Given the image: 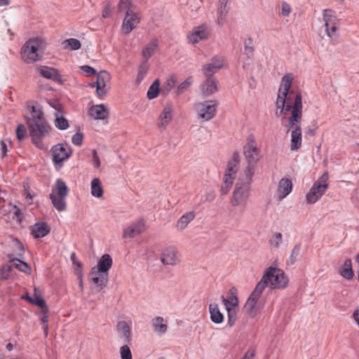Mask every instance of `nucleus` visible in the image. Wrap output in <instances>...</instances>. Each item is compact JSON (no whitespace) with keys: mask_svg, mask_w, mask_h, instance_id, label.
I'll list each match as a JSON object with an SVG mask.
<instances>
[{"mask_svg":"<svg viewBox=\"0 0 359 359\" xmlns=\"http://www.w3.org/2000/svg\"><path fill=\"white\" fill-rule=\"evenodd\" d=\"M217 107V101L212 100L196 104L195 108L197 111L198 118L204 121L212 119L216 115Z\"/></svg>","mask_w":359,"mask_h":359,"instance_id":"nucleus-12","label":"nucleus"},{"mask_svg":"<svg viewBox=\"0 0 359 359\" xmlns=\"http://www.w3.org/2000/svg\"><path fill=\"white\" fill-rule=\"evenodd\" d=\"M283 241V236L280 232L275 233L269 239L270 246L274 249H278Z\"/></svg>","mask_w":359,"mask_h":359,"instance_id":"nucleus-42","label":"nucleus"},{"mask_svg":"<svg viewBox=\"0 0 359 359\" xmlns=\"http://www.w3.org/2000/svg\"><path fill=\"white\" fill-rule=\"evenodd\" d=\"M206 79L201 85L203 96H210L218 90L217 81L214 76L205 75Z\"/></svg>","mask_w":359,"mask_h":359,"instance_id":"nucleus-21","label":"nucleus"},{"mask_svg":"<svg viewBox=\"0 0 359 359\" xmlns=\"http://www.w3.org/2000/svg\"><path fill=\"white\" fill-rule=\"evenodd\" d=\"M329 174L325 172L312 185L306 196L307 203L313 204L316 203L325 193L328 189Z\"/></svg>","mask_w":359,"mask_h":359,"instance_id":"nucleus-10","label":"nucleus"},{"mask_svg":"<svg viewBox=\"0 0 359 359\" xmlns=\"http://www.w3.org/2000/svg\"><path fill=\"white\" fill-rule=\"evenodd\" d=\"M10 261L13 262V264L20 271L28 273L30 272V267L26 263L18 259H11V257L9 256Z\"/></svg>","mask_w":359,"mask_h":359,"instance_id":"nucleus-40","label":"nucleus"},{"mask_svg":"<svg viewBox=\"0 0 359 359\" xmlns=\"http://www.w3.org/2000/svg\"><path fill=\"white\" fill-rule=\"evenodd\" d=\"M112 264L111 257L108 254H104L101 257L95 266L102 272L109 273L108 271L111 269Z\"/></svg>","mask_w":359,"mask_h":359,"instance_id":"nucleus-33","label":"nucleus"},{"mask_svg":"<svg viewBox=\"0 0 359 359\" xmlns=\"http://www.w3.org/2000/svg\"><path fill=\"white\" fill-rule=\"evenodd\" d=\"M71 259L73 262L74 264H76L77 266L79 267H81V264L80 262H76V254L74 252H73L72 255H71Z\"/></svg>","mask_w":359,"mask_h":359,"instance_id":"nucleus-64","label":"nucleus"},{"mask_svg":"<svg viewBox=\"0 0 359 359\" xmlns=\"http://www.w3.org/2000/svg\"><path fill=\"white\" fill-rule=\"evenodd\" d=\"M224 62L225 59L223 56H214L210 62L203 66V72L205 75L213 76L217 71L224 67Z\"/></svg>","mask_w":359,"mask_h":359,"instance_id":"nucleus-17","label":"nucleus"},{"mask_svg":"<svg viewBox=\"0 0 359 359\" xmlns=\"http://www.w3.org/2000/svg\"><path fill=\"white\" fill-rule=\"evenodd\" d=\"M240 161V155L237 152H234L231 159L228 161L226 169L223 179V184L221 187V194L226 195L229 191L236 178L238 171V165Z\"/></svg>","mask_w":359,"mask_h":359,"instance_id":"nucleus-9","label":"nucleus"},{"mask_svg":"<svg viewBox=\"0 0 359 359\" xmlns=\"http://www.w3.org/2000/svg\"><path fill=\"white\" fill-rule=\"evenodd\" d=\"M353 317L354 320L356 322L358 326L359 327V310L355 311L353 314Z\"/></svg>","mask_w":359,"mask_h":359,"instance_id":"nucleus-63","label":"nucleus"},{"mask_svg":"<svg viewBox=\"0 0 359 359\" xmlns=\"http://www.w3.org/2000/svg\"><path fill=\"white\" fill-rule=\"evenodd\" d=\"M1 151L3 156H5L8 151L7 145L4 140L1 141Z\"/></svg>","mask_w":359,"mask_h":359,"instance_id":"nucleus-61","label":"nucleus"},{"mask_svg":"<svg viewBox=\"0 0 359 359\" xmlns=\"http://www.w3.org/2000/svg\"><path fill=\"white\" fill-rule=\"evenodd\" d=\"M90 276L91 282L98 287L100 290H102L107 286L109 280V273L102 272L94 266L90 269Z\"/></svg>","mask_w":359,"mask_h":359,"instance_id":"nucleus-15","label":"nucleus"},{"mask_svg":"<svg viewBox=\"0 0 359 359\" xmlns=\"http://www.w3.org/2000/svg\"><path fill=\"white\" fill-rule=\"evenodd\" d=\"M111 14V6L110 4H107L104 6L103 11H102V18H107L110 17Z\"/></svg>","mask_w":359,"mask_h":359,"instance_id":"nucleus-58","label":"nucleus"},{"mask_svg":"<svg viewBox=\"0 0 359 359\" xmlns=\"http://www.w3.org/2000/svg\"><path fill=\"white\" fill-rule=\"evenodd\" d=\"M140 18L134 12L126 13L122 22V29L126 34L130 33L140 23Z\"/></svg>","mask_w":359,"mask_h":359,"instance_id":"nucleus-19","label":"nucleus"},{"mask_svg":"<svg viewBox=\"0 0 359 359\" xmlns=\"http://www.w3.org/2000/svg\"><path fill=\"white\" fill-rule=\"evenodd\" d=\"M340 275L346 280H351L353 278L354 273L351 267V260L347 259L345 260L344 264L339 269Z\"/></svg>","mask_w":359,"mask_h":359,"instance_id":"nucleus-34","label":"nucleus"},{"mask_svg":"<svg viewBox=\"0 0 359 359\" xmlns=\"http://www.w3.org/2000/svg\"><path fill=\"white\" fill-rule=\"evenodd\" d=\"M291 6L286 2H283L281 5V14L284 17L288 16L291 13Z\"/></svg>","mask_w":359,"mask_h":359,"instance_id":"nucleus-55","label":"nucleus"},{"mask_svg":"<svg viewBox=\"0 0 359 359\" xmlns=\"http://www.w3.org/2000/svg\"><path fill=\"white\" fill-rule=\"evenodd\" d=\"M292 182L289 178H283L281 179L277 187V198L278 201H282L286 196H287L292 190Z\"/></svg>","mask_w":359,"mask_h":359,"instance_id":"nucleus-22","label":"nucleus"},{"mask_svg":"<svg viewBox=\"0 0 359 359\" xmlns=\"http://www.w3.org/2000/svg\"><path fill=\"white\" fill-rule=\"evenodd\" d=\"M158 47V41L157 39H153L147 43L142 48L141 54L143 60L148 62L149 59L154 54Z\"/></svg>","mask_w":359,"mask_h":359,"instance_id":"nucleus-26","label":"nucleus"},{"mask_svg":"<svg viewBox=\"0 0 359 359\" xmlns=\"http://www.w3.org/2000/svg\"><path fill=\"white\" fill-rule=\"evenodd\" d=\"M255 348L251 347L247 350L244 355L241 359H254L255 356Z\"/></svg>","mask_w":359,"mask_h":359,"instance_id":"nucleus-56","label":"nucleus"},{"mask_svg":"<svg viewBox=\"0 0 359 359\" xmlns=\"http://www.w3.org/2000/svg\"><path fill=\"white\" fill-rule=\"evenodd\" d=\"M27 135V128L24 124H19L16 129V137L19 141H22Z\"/></svg>","mask_w":359,"mask_h":359,"instance_id":"nucleus-48","label":"nucleus"},{"mask_svg":"<svg viewBox=\"0 0 359 359\" xmlns=\"http://www.w3.org/2000/svg\"><path fill=\"white\" fill-rule=\"evenodd\" d=\"M300 250H301L300 244H297L294 245V247L292 250L290 257V264H294V262L297 261V258L299 255Z\"/></svg>","mask_w":359,"mask_h":359,"instance_id":"nucleus-49","label":"nucleus"},{"mask_svg":"<svg viewBox=\"0 0 359 359\" xmlns=\"http://www.w3.org/2000/svg\"><path fill=\"white\" fill-rule=\"evenodd\" d=\"M261 152L255 135L249 134L243 146V155L247 165L241 174L254 177L257 164L262 158Z\"/></svg>","mask_w":359,"mask_h":359,"instance_id":"nucleus-3","label":"nucleus"},{"mask_svg":"<svg viewBox=\"0 0 359 359\" xmlns=\"http://www.w3.org/2000/svg\"><path fill=\"white\" fill-rule=\"evenodd\" d=\"M145 230V223L143 220H140L132 223L130 226L124 229L123 237L125 238H132L140 235Z\"/></svg>","mask_w":359,"mask_h":359,"instance_id":"nucleus-24","label":"nucleus"},{"mask_svg":"<svg viewBox=\"0 0 359 359\" xmlns=\"http://www.w3.org/2000/svg\"><path fill=\"white\" fill-rule=\"evenodd\" d=\"M294 76L286 74L282 79L276 101V116H281V125L291 133L290 150L297 151L302 144V97L300 92L291 90Z\"/></svg>","mask_w":359,"mask_h":359,"instance_id":"nucleus-1","label":"nucleus"},{"mask_svg":"<svg viewBox=\"0 0 359 359\" xmlns=\"http://www.w3.org/2000/svg\"><path fill=\"white\" fill-rule=\"evenodd\" d=\"M210 34V27L205 23H203L192 29V30L187 35V40L189 43H198L201 41L208 39Z\"/></svg>","mask_w":359,"mask_h":359,"instance_id":"nucleus-14","label":"nucleus"},{"mask_svg":"<svg viewBox=\"0 0 359 359\" xmlns=\"http://www.w3.org/2000/svg\"><path fill=\"white\" fill-rule=\"evenodd\" d=\"M132 4L133 0H120L118 5V11H125L126 13L131 12L130 8L132 6Z\"/></svg>","mask_w":359,"mask_h":359,"instance_id":"nucleus-46","label":"nucleus"},{"mask_svg":"<svg viewBox=\"0 0 359 359\" xmlns=\"http://www.w3.org/2000/svg\"><path fill=\"white\" fill-rule=\"evenodd\" d=\"M173 107L171 103H167L158 118V127L160 130H165L172 118Z\"/></svg>","mask_w":359,"mask_h":359,"instance_id":"nucleus-18","label":"nucleus"},{"mask_svg":"<svg viewBox=\"0 0 359 359\" xmlns=\"http://www.w3.org/2000/svg\"><path fill=\"white\" fill-rule=\"evenodd\" d=\"M196 213L194 211H189L182 215L177 222L176 226L179 230H184L188 224L194 220Z\"/></svg>","mask_w":359,"mask_h":359,"instance_id":"nucleus-31","label":"nucleus"},{"mask_svg":"<svg viewBox=\"0 0 359 359\" xmlns=\"http://www.w3.org/2000/svg\"><path fill=\"white\" fill-rule=\"evenodd\" d=\"M69 189L66 183L62 179L56 180L55 187L51 190L50 199L53 207L58 211L62 212L66 210V197L68 195Z\"/></svg>","mask_w":359,"mask_h":359,"instance_id":"nucleus-8","label":"nucleus"},{"mask_svg":"<svg viewBox=\"0 0 359 359\" xmlns=\"http://www.w3.org/2000/svg\"><path fill=\"white\" fill-rule=\"evenodd\" d=\"M117 330L121 333L123 341L129 343L132 340L131 326L126 321H119L116 325Z\"/></svg>","mask_w":359,"mask_h":359,"instance_id":"nucleus-30","label":"nucleus"},{"mask_svg":"<svg viewBox=\"0 0 359 359\" xmlns=\"http://www.w3.org/2000/svg\"><path fill=\"white\" fill-rule=\"evenodd\" d=\"M161 262L164 265H176L180 262L178 251L174 246H169L163 250L161 255Z\"/></svg>","mask_w":359,"mask_h":359,"instance_id":"nucleus-16","label":"nucleus"},{"mask_svg":"<svg viewBox=\"0 0 359 359\" xmlns=\"http://www.w3.org/2000/svg\"><path fill=\"white\" fill-rule=\"evenodd\" d=\"M121 359H132V353L127 345H123L120 348Z\"/></svg>","mask_w":359,"mask_h":359,"instance_id":"nucleus-51","label":"nucleus"},{"mask_svg":"<svg viewBox=\"0 0 359 359\" xmlns=\"http://www.w3.org/2000/svg\"><path fill=\"white\" fill-rule=\"evenodd\" d=\"M55 127L60 130H65L69 127L68 121L64 118L62 116H58V114H55Z\"/></svg>","mask_w":359,"mask_h":359,"instance_id":"nucleus-45","label":"nucleus"},{"mask_svg":"<svg viewBox=\"0 0 359 359\" xmlns=\"http://www.w3.org/2000/svg\"><path fill=\"white\" fill-rule=\"evenodd\" d=\"M226 300H228L229 302H233L239 304L238 290L236 287H232L229 289L228 297L226 298Z\"/></svg>","mask_w":359,"mask_h":359,"instance_id":"nucleus-47","label":"nucleus"},{"mask_svg":"<svg viewBox=\"0 0 359 359\" xmlns=\"http://www.w3.org/2000/svg\"><path fill=\"white\" fill-rule=\"evenodd\" d=\"M83 136L81 133H76L72 138V143L76 146H81L83 143Z\"/></svg>","mask_w":359,"mask_h":359,"instance_id":"nucleus-53","label":"nucleus"},{"mask_svg":"<svg viewBox=\"0 0 359 359\" xmlns=\"http://www.w3.org/2000/svg\"><path fill=\"white\" fill-rule=\"evenodd\" d=\"M217 23L219 25H223L225 22L226 14L228 13V9L226 8V5L220 4L219 7L217 9Z\"/></svg>","mask_w":359,"mask_h":359,"instance_id":"nucleus-38","label":"nucleus"},{"mask_svg":"<svg viewBox=\"0 0 359 359\" xmlns=\"http://www.w3.org/2000/svg\"><path fill=\"white\" fill-rule=\"evenodd\" d=\"M257 283L264 290L267 285L271 289L283 290L288 285L289 279L283 270L270 266Z\"/></svg>","mask_w":359,"mask_h":359,"instance_id":"nucleus-6","label":"nucleus"},{"mask_svg":"<svg viewBox=\"0 0 359 359\" xmlns=\"http://www.w3.org/2000/svg\"><path fill=\"white\" fill-rule=\"evenodd\" d=\"M81 69L86 73V76H90L97 74L96 70L89 66V65H83L80 67Z\"/></svg>","mask_w":359,"mask_h":359,"instance_id":"nucleus-57","label":"nucleus"},{"mask_svg":"<svg viewBox=\"0 0 359 359\" xmlns=\"http://www.w3.org/2000/svg\"><path fill=\"white\" fill-rule=\"evenodd\" d=\"M32 117L27 121L30 136L33 144L40 149H46L47 147L43 142V140L49 136L50 126L43 117V113L41 110H36L32 107Z\"/></svg>","mask_w":359,"mask_h":359,"instance_id":"nucleus-2","label":"nucleus"},{"mask_svg":"<svg viewBox=\"0 0 359 359\" xmlns=\"http://www.w3.org/2000/svg\"><path fill=\"white\" fill-rule=\"evenodd\" d=\"M160 81L158 79H156L152 84L149 86L147 96L148 99L153 100L156 98L160 91Z\"/></svg>","mask_w":359,"mask_h":359,"instance_id":"nucleus-37","label":"nucleus"},{"mask_svg":"<svg viewBox=\"0 0 359 359\" xmlns=\"http://www.w3.org/2000/svg\"><path fill=\"white\" fill-rule=\"evenodd\" d=\"M110 79L109 74L106 71H101L97 74L96 84V93L98 97H104L107 93L106 88V83Z\"/></svg>","mask_w":359,"mask_h":359,"instance_id":"nucleus-20","label":"nucleus"},{"mask_svg":"<svg viewBox=\"0 0 359 359\" xmlns=\"http://www.w3.org/2000/svg\"><path fill=\"white\" fill-rule=\"evenodd\" d=\"M210 318L212 322L216 324H221L224 322V314L220 311L217 304H210L208 306Z\"/></svg>","mask_w":359,"mask_h":359,"instance_id":"nucleus-28","label":"nucleus"},{"mask_svg":"<svg viewBox=\"0 0 359 359\" xmlns=\"http://www.w3.org/2000/svg\"><path fill=\"white\" fill-rule=\"evenodd\" d=\"M39 72L41 76L48 79H52L55 81H59L61 80V76L58 71L53 67H41L39 69Z\"/></svg>","mask_w":359,"mask_h":359,"instance_id":"nucleus-27","label":"nucleus"},{"mask_svg":"<svg viewBox=\"0 0 359 359\" xmlns=\"http://www.w3.org/2000/svg\"><path fill=\"white\" fill-rule=\"evenodd\" d=\"M50 151L54 165L60 168L63 165V161L71 156L72 149L69 144H57L52 147Z\"/></svg>","mask_w":359,"mask_h":359,"instance_id":"nucleus-13","label":"nucleus"},{"mask_svg":"<svg viewBox=\"0 0 359 359\" xmlns=\"http://www.w3.org/2000/svg\"><path fill=\"white\" fill-rule=\"evenodd\" d=\"M90 193L96 198H100L103 195L102 182L99 178H94L90 183Z\"/></svg>","mask_w":359,"mask_h":359,"instance_id":"nucleus-35","label":"nucleus"},{"mask_svg":"<svg viewBox=\"0 0 359 359\" xmlns=\"http://www.w3.org/2000/svg\"><path fill=\"white\" fill-rule=\"evenodd\" d=\"M23 195L28 200L29 203H32V200L34 196V194H31L28 189L25 188L23 191Z\"/></svg>","mask_w":359,"mask_h":359,"instance_id":"nucleus-59","label":"nucleus"},{"mask_svg":"<svg viewBox=\"0 0 359 359\" xmlns=\"http://www.w3.org/2000/svg\"><path fill=\"white\" fill-rule=\"evenodd\" d=\"M31 231L35 238H39L48 235L50 229L46 222H36L32 226Z\"/></svg>","mask_w":359,"mask_h":359,"instance_id":"nucleus-29","label":"nucleus"},{"mask_svg":"<svg viewBox=\"0 0 359 359\" xmlns=\"http://www.w3.org/2000/svg\"><path fill=\"white\" fill-rule=\"evenodd\" d=\"M244 45L245 53L247 55L248 57L250 58L253 55L254 52V48L252 46V39L250 38L246 39L244 42Z\"/></svg>","mask_w":359,"mask_h":359,"instance_id":"nucleus-50","label":"nucleus"},{"mask_svg":"<svg viewBox=\"0 0 359 359\" xmlns=\"http://www.w3.org/2000/svg\"><path fill=\"white\" fill-rule=\"evenodd\" d=\"M11 271V266L9 265L3 266L0 269V279L5 280L9 277L10 272Z\"/></svg>","mask_w":359,"mask_h":359,"instance_id":"nucleus-52","label":"nucleus"},{"mask_svg":"<svg viewBox=\"0 0 359 359\" xmlns=\"http://www.w3.org/2000/svg\"><path fill=\"white\" fill-rule=\"evenodd\" d=\"M323 18L327 36L333 43H337L339 37L338 28L339 23L334 12L330 9H325L323 12Z\"/></svg>","mask_w":359,"mask_h":359,"instance_id":"nucleus-11","label":"nucleus"},{"mask_svg":"<svg viewBox=\"0 0 359 359\" xmlns=\"http://www.w3.org/2000/svg\"><path fill=\"white\" fill-rule=\"evenodd\" d=\"M221 300L227 312L228 325L229 326L232 327L237 320L236 309L238 306V304L233 302H229L228 300H226V297L223 295L221 297Z\"/></svg>","mask_w":359,"mask_h":359,"instance_id":"nucleus-23","label":"nucleus"},{"mask_svg":"<svg viewBox=\"0 0 359 359\" xmlns=\"http://www.w3.org/2000/svg\"><path fill=\"white\" fill-rule=\"evenodd\" d=\"M258 283L247 298L245 303L243 307V311L249 318H255L257 313L263 309L264 302L261 299V297L264 292Z\"/></svg>","mask_w":359,"mask_h":359,"instance_id":"nucleus-7","label":"nucleus"},{"mask_svg":"<svg viewBox=\"0 0 359 359\" xmlns=\"http://www.w3.org/2000/svg\"><path fill=\"white\" fill-rule=\"evenodd\" d=\"M15 215L17 217V218L19 221H21L22 219V214L21 212V210H20V208H17L16 206L15 207Z\"/></svg>","mask_w":359,"mask_h":359,"instance_id":"nucleus-62","label":"nucleus"},{"mask_svg":"<svg viewBox=\"0 0 359 359\" xmlns=\"http://www.w3.org/2000/svg\"><path fill=\"white\" fill-rule=\"evenodd\" d=\"M23 298L27 299L29 302L39 306L41 309H47L45 300L40 296L34 295L33 297L27 296L24 297Z\"/></svg>","mask_w":359,"mask_h":359,"instance_id":"nucleus-44","label":"nucleus"},{"mask_svg":"<svg viewBox=\"0 0 359 359\" xmlns=\"http://www.w3.org/2000/svg\"><path fill=\"white\" fill-rule=\"evenodd\" d=\"M41 321L43 325H48V316L47 314V309H46V312H44L41 316Z\"/></svg>","mask_w":359,"mask_h":359,"instance_id":"nucleus-60","label":"nucleus"},{"mask_svg":"<svg viewBox=\"0 0 359 359\" xmlns=\"http://www.w3.org/2000/svg\"><path fill=\"white\" fill-rule=\"evenodd\" d=\"M192 76H188L183 82H182L177 88L175 93L177 96L186 91L193 83Z\"/></svg>","mask_w":359,"mask_h":359,"instance_id":"nucleus-39","label":"nucleus"},{"mask_svg":"<svg viewBox=\"0 0 359 359\" xmlns=\"http://www.w3.org/2000/svg\"><path fill=\"white\" fill-rule=\"evenodd\" d=\"M92 164L95 168H98L100 166V160L97 155L96 150L93 149L92 151Z\"/></svg>","mask_w":359,"mask_h":359,"instance_id":"nucleus-54","label":"nucleus"},{"mask_svg":"<svg viewBox=\"0 0 359 359\" xmlns=\"http://www.w3.org/2000/svg\"><path fill=\"white\" fill-rule=\"evenodd\" d=\"M64 44L65 46V48H67L72 50H79L81 46L80 41L74 38H70L65 40Z\"/></svg>","mask_w":359,"mask_h":359,"instance_id":"nucleus-43","label":"nucleus"},{"mask_svg":"<svg viewBox=\"0 0 359 359\" xmlns=\"http://www.w3.org/2000/svg\"><path fill=\"white\" fill-rule=\"evenodd\" d=\"M46 47V43L43 39L39 37L31 38L22 47L21 58L27 64L34 63L42 58Z\"/></svg>","mask_w":359,"mask_h":359,"instance_id":"nucleus-5","label":"nucleus"},{"mask_svg":"<svg viewBox=\"0 0 359 359\" xmlns=\"http://www.w3.org/2000/svg\"><path fill=\"white\" fill-rule=\"evenodd\" d=\"M152 329L154 332L163 334L167 332L168 325L164 322L163 317L158 316L154 318L151 321Z\"/></svg>","mask_w":359,"mask_h":359,"instance_id":"nucleus-32","label":"nucleus"},{"mask_svg":"<svg viewBox=\"0 0 359 359\" xmlns=\"http://www.w3.org/2000/svg\"><path fill=\"white\" fill-rule=\"evenodd\" d=\"M176 81L177 79L174 75H171L169 78L167 79L161 90L163 96H166L169 94L170 90L175 87Z\"/></svg>","mask_w":359,"mask_h":359,"instance_id":"nucleus-36","label":"nucleus"},{"mask_svg":"<svg viewBox=\"0 0 359 359\" xmlns=\"http://www.w3.org/2000/svg\"><path fill=\"white\" fill-rule=\"evenodd\" d=\"M148 69V62L143 60L138 68V73L136 79L137 83H140L144 79L147 73Z\"/></svg>","mask_w":359,"mask_h":359,"instance_id":"nucleus-41","label":"nucleus"},{"mask_svg":"<svg viewBox=\"0 0 359 359\" xmlns=\"http://www.w3.org/2000/svg\"><path fill=\"white\" fill-rule=\"evenodd\" d=\"M88 113L96 120H105L109 117V109L103 104L92 106L89 109Z\"/></svg>","mask_w":359,"mask_h":359,"instance_id":"nucleus-25","label":"nucleus"},{"mask_svg":"<svg viewBox=\"0 0 359 359\" xmlns=\"http://www.w3.org/2000/svg\"><path fill=\"white\" fill-rule=\"evenodd\" d=\"M252 179V176L240 173L231 198V205L246 207L250 194V184Z\"/></svg>","mask_w":359,"mask_h":359,"instance_id":"nucleus-4","label":"nucleus"}]
</instances>
